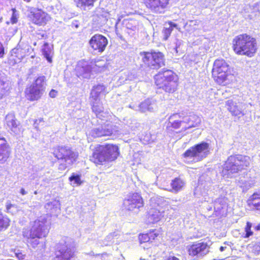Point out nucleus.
<instances>
[{
	"mask_svg": "<svg viewBox=\"0 0 260 260\" xmlns=\"http://www.w3.org/2000/svg\"><path fill=\"white\" fill-rule=\"evenodd\" d=\"M10 148L7 144L6 140L0 134V162L6 161L10 154Z\"/></svg>",
	"mask_w": 260,
	"mask_h": 260,
	"instance_id": "23",
	"label": "nucleus"
},
{
	"mask_svg": "<svg viewBox=\"0 0 260 260\" xmlns=\"http://www.w3.org/2000/svg\"><path fill=\"white\" fill-rule=\"evenodd\" d=\"M7 127L14 135H19L22 133V128L19 121H18L14 113L7 114L5 118Z\"/></svg>",
	"mask_w": 260,
	"mask_h": 260,
	"instance_id": "17",
	"label": "nucleus"
},
{
	"mask_svg": "<svg viewBox=\"0 0 260 260\" xmlns=\"http://www.w3.org/2000/svg\"><path fill=\"white\" fill-rule=\"evenodd\" d=\"M31 50V48L27 45L24 46V48H20V47L17 48L14 52L20 55L21 57H23L27 55L29 50Z\"/></svg>",
	"mask_w": 260,
	"mask_h": 260,
	"instance_id": "40",
	"label": "nucleus"
},
{
	"mask_svg": "<svg viewBox=\"0 0 260 260\" xmlns=\"http://www.w3.org/2000/svg\"><path fill=\"white\" fill-rule=\"evenodd\" d=\"M182 41L176 39L175 42V46L173 49L174 52H172V53H174L175 52L176 54L180 53L182 51L181 46L182 45Z\"/></svg>",
	"mask_w": 260,
	"mask_h": 260,
	"instance_id": "42",
	"label": "nucleus"
},
{
	"mask_svg": "<svg viewBox=\"0 0 260 260\" xmlns=\"http://www.w3.org/2000/svg\"><path fill=\"white\" fill-rule=\"evenodd\" d=\"M189 255L193 259L206 255L209 252V247L207 243L202 242L192 245L188 249Z\"/></svg>",
	"mask_w": 260,
	"mask_h": 260,
	"instance_id": "16",
	"label": "nucleus"
},
{
	"mask_svg": "<svg viewBox=\"0 0 260 260\" xmlns=\"http://www.w3.org/2000/svg\"><path fill=\"white\" fill-rule=\"evenodd\" d=\"M4 54V48L2 44L0 42V57H2Z\"/></svg>",
	"mask_w": 260,
	"mask_h": 260,
	"instance_id": "49",
	"label": "nucleus"
},
{
	"mask_svg": "<svg viewBox=\"0 0 260 260\" xmlns=\"http://www.w3.org/2000/svg\"><path fill=\"white\" fill-rule=\"evenodd\" d=\"M56 249V260H75L74 251L64 240L58 243Z\"/></svg>",
	"mask_w": 260,
	"mask_h": 260,
	"instance_id": "12",
	"label": "nucleus"
},
{
	"mask_svg": "<svg viewBox=\"0 0 260 260\" xmlns=\"http://www.w3.org/2000/svg\"><path fill=\"white\" fill-rule=\"evenodd\" d=\"M179 115L175 114L170 117V123L171 124L172 126L174 128H181L182 130H184V118L183 120H179L178 118L179 117Z\"/></svg>",
	"mask_w": 260,
	"mask_h": 260,
	"instance_id": "29",
	"label": "nucleus"
},
{
	"mask_svg": "<svg viewBox=\"0 0 260 260\" xmlns=\"http://www.w3.org/2000/svg\"><path fill=\"white\" fill-rule=\"evenodd\" d=\"M89 43L94 51L102 53L105 50L108 44V40L104 36L96 34L91 37Z\"/></svg>",
	"mask_w": 260,
	"mask_h": 260,
	"instance_id": "15",
	"label": "nucleus"
},
{
	"mask_svg": "<svg viewBox=\"0 0 260 260\" xmlns=\"http://www.w3.org/2000/svg\"><path fill=\"white\" fill-rule=\"evenodd\" d=\"M148 234L150 238V242H151L152 240H154L157 237L159 236V232L157 230L155 229L150 231Z\"/></svg>",
	"mask_w": 260,
	"mask_h": 260,
	"instance_id": "44",
	"label": "nucleus"
},
{
	"mask_svg": "<svg viewBox=\"0 0 260 260\" xmlns=\"http://www.w3.org/2000/svg\"><path fill=\"white\" fill-rule=\"evenodd\" d=\"M45 80L44 76H39L29 87L26 89L25 92L28 100L33 101L41 98L45 91Z\"/></svg>",
	"mask_w": 260,
	"mask_h": 260,
	"instance_id": "10",
	"label": "nucleus"
},
{
	"mask_svg": "<svg viewBox=\"0 0 260 260\" xmlns=\"http://www.w3.org/2000/svg\"><path fill=\"white\" fill-rule=\"evenodd\" d=\"M31 228H24L23 236L27 239L28 243L35 248L40 244L39 239L47 236L49 231V223L44 216H41L30 222Z\"/></svg>",
	"mask_w": 260,
	"mask_h": 260,
	"instance_id": "1",
	"label": "nucleus"
},
{
	"mask_svg": "<svg viewBox=\"0 0 260 260\" xmlns=\"http://www.w3.org/2000/svg\"><path fill=\"white\" fill-rule=\"evenodd\" d=\"M30 13L33 16L32 21L36 24L44 25L50 19V16L47 13L40 10H38L36 11H31Z\"/></svg>",
	"mask_w": 260,
	"mask_h": 260,
	"instance_id": "20",
	"label": "nucleus"
},
{
	"mask_svg": "<svg viewBox=\"0 0 260 260\" xmlns=\"http://www.w3.org/2000/svg\"><path fill=\"white\" fill-rule=\"evenodd\" d=\"M254 228L256 231H259L260 230V224H258L257 225H255L254 227Z\"/></svg>",
	"mask_w": 260,
	"mask_h": 260,
	"instance_id": "55",
	"label": "nucleus"
},
{
	"mask_svg": "<svg viewBox=\"0 0 260 260\" xmlns=\"http://www.w3.org/2000/svg\"><path fill=\"white\" fill-rule=\"evenodd\" d=\"M169 28H171L172 29L173 28H176V29H179L177 24L173 22H171V21L169 22Z\"/></svg>",
	"mask_w": 260,
	"mask_h": 260,
	"instance_id": "48",
	"label": "nucleus"
},
{
	"mask_svg": "<svg viewBox=\"0 0 260 260\" xmlns=\"http://www.w3.org/2000/svg\"><path fill=\"white\" fill-rule=\"evenodd\" d=\"M167 215L166 212L161 209L151 208L149 212L148 217V222L150 223H155L165 218Z\"/></svg>",
	"mask_w": 260,
	"mask_h": 260,
	"instance_id": "21",
	"label": "nucleus"
},
{
	"mask_svg": "<svg viewBox=\"0 0 260 260\" xmlns=\"http://www.w3.org/2000/svg\"><path fill=\"white\" fill-rule=\"evenodd\" d=\"M247 203L250 208L260 210V190L254 192L247 200Z\"/></svg>",
	"mask_w": 260,
	"mask_h": 260,
	"instance_id": "26",
	"label": "nucleus"
},
{
	"mask_svg": "<svg viewBox=\"0 0 260 260\" xmlns=\"http://www.w3.org/2000/svg\"><path fill=\"white\" fill-rule=\"evenodd\" d=\"M122 27L131 36L137 33L139 29L138 21L134 19H124L122 22Z\"/></svg>",
	"mask_w": 260,
	"mask_h": 260,
	"instance_id": "18",
	"label": "nucleus"
},
{
	"mask_svg": "<svg viewBox=\"0 0 260 260\" xmlns=\"http://www.w3.org/2000/svg\"><path fill=\"white\" fill-rule=\"evenodd\" d=\"M155 83L158 88L169 93L175 91L178 86L177 75L170 70L160 71L154 76Z\"/></svg>",
	"mask_w": 260,
	"mask_h": 260,
	"instance_id": "5",
	"label": "nucleus"
},
{
	"mask_svg": "<svg viewBox=\"0 0 260 260\" xmlns=\"http://www.w3.org/2000/svg\"><path fill=\"white\" fill-rule=\"evenodd\" d=\"M2 19H3V17H0V22H2Z\"/></svg>",
	"mask_w": 260,
	"mask_h": 260,
	"instance_id": "62",
	"label": "nucleus"
},
{
	"mask_svg": "<svg viewBox=\"0 0 260 260\" xmlns=\"http://www.w3.org/2000/svg\"><path fill=\"white\" fill-rule=\"evenodd\" d=\"M128 74H129V73H128ZM135 78V75L132 74V73H131V75H128L127 80H132Z\"/></svg>",
	"mask_w": 260,
	"mask_h": 260,
	"instance_id": "51",
	"label": "nucleus"
},
{
	"mask_svg": "<svg viewBox=\"0 0 260 260\" xmlns=\"http://www.w3.org/2000/svg\"><path fill=\"white\" fill-rule=\"evenodd\" d=\"M184 184V182L180 178H175L171 183L172 191L174 192H178L182 189Z\"/></svg>",
	"mask_w": 260,
	"mask_h": 260,
	"instance_id": "31",
	"label": "nucleus"
},
{
	"mask_svg": "<svg viewBox=\"0 0 260 260\" xmlns=\"http://www.w3.org/2000/svg\"><path fill=\"white\" fill-rule=\"evenodd\" d=\"M53 154L55 157L62 161L58 166V169L60 171H63L72 166L78 157L77 153L68 146H58L54 148Z\"/></svg>",
	"mask_w": 260,
	"mask_h": 260,
	"instance_id": "7",
	"label": "nucleus"
},
{
	"mask_svg": "<svg viewBox=\"0 0 260 260\" xmlns=\"http://www.w3.org/2000/svg\"><path fill=\"white\" fill-rule=\"evenodd\" d=\"M254 184V181L251 180H246L245 178L241 179L238 183V185L243 189V191H246L252 187Z\"/></svg>",
	"mask_w": 260,
	"mask_h": 260,
	"instance_id": "35",
	"label": "nucleus"
},
{
	"mask_svg": "<svg viewBox=\"0 0 260 260\" xmlns=\"http://www.w3.org/2000/svg\"><path fill=\"white\" fill-rule=\"evenodd\" d=\"M42 53L48 62H52V50L48 43H45L42 48Z\"/></svg>",
	"mask_w": 260,
	"mask_h": 260,
	"instance_id": "34",
	"label": "nucleus"
},
{
	"mask_svg": "<svg viewBox=\"0 0 260 260\" xmlns=\"http://www.w3.org/2000/svg\"><path fill=\"white\" fill-rule=\"evenodd\" d=\"M166 260H180L178 258L174 256H170Z\"/></svg>",
	"mask_w": 260,
	"mask_h": 260,
	"instance_id": "52",
	"label": "nucleus"
},
{
	"mask_svg": "<svg viewBox=\"0 0 260 260\" xmlns=\"http://www.w3.org/2000/svg\"><path fill=\"white\" fill-rule=\"evenodd\" d=\"M139 239L141 243L150 242L148 234H143L139 235Z\"/></svg>",
	"mask_w": 260,
	"mask_h": 260,
	"instance_id": "45",
	"label": "nucleus"
},
{
	"mask_svg": "<svg viewBox=\"0 0 260 260\" xmlns=\"http://www.w3.org/2000/svg\"><path fill=\"white\" fill-rule=\"evenodd\" d=\"M4 84L5 81L1 78H0V87L3 86Z\"/></svg>",
	"mask_w": 260,
	"mask_h": 260,
	"instance_id": "56",
	"label": "nucleus"
},
{
	"mask_svg": "<svg viewBox=\"0 0 260 260\" xmlns=\"http://www.w3.org/2000/svg\"><path fill=\"white\" fill-rule=\"evenodd\" d=\"M105 87L103 85H98L96 86H94L93 88L91 91V98L94 101H96L99 99V95L104 92Z\"/></svg>",
	"mask_w": 260,
	"mask_h": 260,
	"instance_id": "32",
	"label": "nucleus"
},
{
	"mask_svg": "<svg viewBox=\"0 0 260 260\" xmlns=\"http://www.w3.org/2000/svg\"><path fill=\"white\" fill-rule=\"evenodd\" d=\"M229 111L235 116L240 117L244 115L243 107L240 103L237 104L233 100H229L226 102Z\"/></svg>",
	"mask_w": 260,
	"mask_h": 260,
	"instance_id": "22",
	"label": "nucleus"
},
{
	"mask_svg": "<svg viewBox=\"0 0 260 260\" xmlns=\"http://www.w3.org/2000/svg\"><path fill=\"white\" fill-rule=\"evenodd\" d=\"M43 119L42 118H40L38 119V120L39 121V122H41L42 121ZM37 121H38V120H36V121H35V123L34 124L36 125V124H37Z\"/></svg>",
	"mask_w": 260,
	"mask_h": 260,
	"instance_id": "58",
	"label": "nucleus"
},
{
	"mask_svg": "<svg viewBox=\"0 0 260 260\" xmlns=\"http://www.w3.org/2000/svg\"><path fill=\"white\" fill-rule=\"evenodd\" d=\"M201 186H198L196 188L194 194L196 197H199L200 195H201L204 197L205 200H206L207 199L206 198L207 196H212L213 193H215V192H212L211 190H207V191H206L205 189L201 193H200L199 192L201 189Z\"/></svg>",
	"mask_w": 260,
	"mask_h": 260,
	"instance_id": "39",
	"label": "nucleus"
},
{
	"mask_svg": "<svg viewBox=\"0 0 260 260\" xmlns=\"http://www.w3.org/2000/svg\"><path fill=\"white\" fill-rule=\"evenodd\" d=\"M20 193L22 195L24 196V195L26 194L27 193V192L26 191H25V190L24 188H22L20 189Z\"/></svg>",
	"mask_w": 260,
	"mask_h": 260,
	"instance_id": "53",
	"label": "nucleus"
},
{
	"mask_svg": "<svg viewBox=\"0 0 260 260\" xmlns=\"http://www.w3.org/2000/svg\"><path fill=\"white\" fill-rule=\"evenodd\" d=\"M233 48L238 55L251 57L256 50V42L254 38L247 34L236 36L233 41Z\"/></svg>",
	"mask_w": 260,
	"mask_h": 260,
	"instance_id": "4",
	"label": "nucleus"
},
{
	"mask_svg": "<svg viewBox=\"0 0 260 260\" xmlns=\"http://www.w3.org/2000/svg\"><path fill=\"white\" fill-rule=\"evenodd\" d=\"M95 0H74L78 7L85 10L86 7H92Z\"/></svg>",
	"mask_w": 260,
	"mask_h": 260,
	"instance_id": "33",
	"label": "nucleus"
},
{
	"mask_svg": "<svg viewBox=\"0 0 260 260\" xmlns=\"http://www.w3.org/2000/svg\"><path fill=\"white\" fill-rule=\"evenodd\" d=\"M250 162L249 156L240 154L231 155L224 164L221 174L224 178H231L233 175L246 169Z\"/></svg>",
	"mask_w": 260,
	"mask_h": 260,
	"instance_id": "2",
	"label": "nucleus"
},
{
	"mask_svg": "<svg viewBox=\"0 0 260 260\" xmlns=\"http://www.w3.org/2000/svg\"><path fill=\"white\" fill-rule=\"evenodd\" d=\"M69 180L73 186H78L81 184V175L73 173L69 177Z\"/></svg>",
	"mask_w": 260,
	"mask_h": 260,
	"instance_id": "38",
	"label": "nucleus"
},
{
	"mask_svg": "<svg viewBox=\"0 0 260 260\" xmlns=\"http://www.w3.org/2000/svg\"><path fill=\"white\" fill-rule=\"evenodd\" d=\"M10 224L9 219L4 216L0 209V231L6 230Z\"/></svg>",
	"mask_w": 260,
	"mask_h": 260,
	"instance_id": "37",
	"label": "nucleus"
},
{
	"mask_svg": "<svg viewBox=\"0 0 260 260\" xmlns=\"http://www.w3.org/2000/svg\"><path fill=\"white\" fill-rule=\"evenodd\" d=\"M118 236V233L116 232L109 234L105 238L103 241L102 246H109L112 245L114 242V238Z\"/></svg>",
	"mask_w": 260,
	"mask_h": 260,
	"instance_id": "36",
	"label": "nucleus"
},
{
	"mask_svg": "<svg viewBox=\"0 0 260 260\" xmlns=\"http://www.w3.org/2000/svg\"><path fill=\"white\" fill-rule=\"evenodd\" d=\"M19 210V207L15 204H12L10 202L6 203V211L9 213L15 214Z\"/></svg>",
	"mask_w": 260,
	"mask_h": 260,
	"instance_id": "41",
	"label": "nucleus"
},
{
	"mask_svg": "<svg viewBox=\"0 0 260 260\" xmlns=\"http://www.w3.org/2000/svg\"><path fill=\"white\" fill-rule=\"evenodd\" d=\"M256 249L257 251L260 252V243L258 244V245L256 247Z\"/></svg>",
	"mask_w": 260,
	"mask_h": 260,
	"instance_id": "59",
	"label": "nucleus"
},
{
	"mask_svg": "<svg viewBox=\"0 0 260 260\" xmlns=\"http://www.w3.org/2000/svg\"><path fill=\"white\" fill-rule=\"evenodd\" d=\"M45 208L51 215H57L60 212V203L59 201L54 200L47 203Z\"/></svg>",
	"mask_w": 260,
	"mask_h": 260,
	"instance_id": "27",
	"label": "nucleus"
},
{
	"mask_svg": "<svg viewBox=\"0 0 260 260\" xmlns=\"http://www.w3.org/2000/svg\"><path fill=\"white\" fill-rule=\"evenodd\" d=\"M23 1L27 3H28V2H30L31 0H23Z\"/></svg>",
	"mask_w": 260,
	"mask_h": 260,
	"instance_id": "61",
	"label": "nucleus"
},
{
	"mask_svg": "<svg viewBox=\"0 0 260 260\" xmlns=\"http://www.w3.org/2000/svg\"><path fill=\"white\" fill-rule=\"evenodd\" d=\"M44 34H43V35H42V37H44Z\"/></svg>",
	"mask_w": 260,
	"mask_h": 260,
	"instance_id": "63",
	"label": "nucleus"
},
{
	"mask_svg": "<svg viewBox=\"0 0 260 260\" xmlns=\"http://www.w3.org/2000/svg\"><path fill=\"white\" fill-rule=\"evenodd\" d=\"M129 107L136 111L145 113L147 111L153 112L156 109L155 103L149 99L142 102L139 105H129Z\"/></svg>",
	"mask_w": 260,
	"mask_h": 260,
	"instance_id": "19",
	"label": "nucleus"
},
{
	"mask_svg": "<svg viewBox=\"0 0 260 260\" xmlns=\"http://www.w3.org/2000/svg\"><path fill=\"white\" fill-rule=\"evenodd\" d=\"M170 0H144V3L151 12L155 14L164 13Z\"/></svg>",
	"mask_w": 260,
	"mask_h": 260,
	"instance_id": "14",
	"label": "nucleus"
},
{
	"mask_svg": "<svg viewBox=\"0 0 260 260\" xmlns=\"http://www.w3.org/2000/svg\"><path fill=\"white\" fill-rule=\"evenodd\" d=\"M12 15L11 18V22L12 24H15L17 22V16L16 14V10L15 8L12 9Z\"/></svg>",
	"mask_w": 260,
	"mask_h": 260,
	"instance_id": "47",
	"label": "nucleus"
},
{
	"mask_svg": "<svg viewBox=\"0 0 260 260\" xmlns=\"http://www.w3.org/2000/svg\"><path fill=\"white\" fill-rule=\"evenodd\" d=\"M226 248V246H221L220 247V251H223Z\"/></svg>",
	"mask_w": 260,
	"mask_h": 260,
	"instance_id": "57",
	"label": "nucleus"
},
{
	"mask_svg": "<svg viewBox=\"0 0 260 260\" xmlns=\"http://www.w3.org/2000/svg\"><path fill=\"white\" fill-rule=\"evenodd\" d=\"M92 110L98 118L102 120V117H105L103 115V114H105L103 111L104 108L100 103L99 99L96 101H94L92 102Z\"/></svg>",
	"mask_w": 260,
	"mask_h": 260,
	"instance_id": "28",
	"label": "nucleus"
},
{
	"mask_svg": "<svg viewBox=\"0 0 260 260\" xmlns=\"http://www.w3.org/2000/svg\"><path fill=\"white\" fill-rule=\"evenodd\" d=\"M227 199L225 197H220L216 199L214 202V209L216 212L218 214H220V211L222 209L225 208L226 206Z\"/></svg>",
	"mask_w": 260,
	"mask_h": 260,
	"instance_id": "30",
	"label": "nucleus"
},
{
	"mask_svg": "<svg viewBox=\"0 0 260 260\" xmlns=\"http://www.w3.org/2000/svg\"><path fill=\"white\" fill-rule=\"evenodd\" d=\"M184 121V131L187 129L198 126L201 122V119L196 115H190L183 117Z\"/></svg>",
	"mask_w": 260,
	"mask_h": 260,
	"instance_id": "24",
	"label": "nucleus"
},
{
	"mask_svg": "<svg viewBox=\"0 0 260 260\" xmlns=\"http://www.w3.org/2000/svg\"><path fill=\"white\" fill-rule=\"evenodd\" d=\"M76 70L78 76H81L84 78H89L90 77L91 67L87 63H79Z\"/></svg>",
	"mask_w": 260,
	"mask_h": 260,
	"instance_id": "25",
	"label": "nucleus"
},
{
	"mask_svg": "<svg viewBox=\"0 0 260 260\" xmlns=\"http://www.w3.org/2000/svg\"><path fill=\"white\" fill-rule=\"evenodd\" d=\"M140 55L144 66L150 69L158 70L165 66V56L160 52H142Z\"/></svg>",
	"mask_w": 260,
	"mask_h": 260,
	"instance_id": "8",
	"label": "nucleus"
},
{
	"mask_svg": "<svg viewBox=\"0 0 260 260\" xmlns=\"http://www.w3.org/2000/svg\"><path fill=\"white\" fill-rule=\"evenodd\" d=\"M210 154V145L202 142L188 149L183 154L184 162L193 163L200 161Z\"/></svg>",
	"mask_w": 260,
	"mask_h": 260,
	"instance_id": "6",
	"label": "nucleus"
},
{
	"mask_svg": "<svg viewBox=\"0 0 260 260\" xmlns=\"http://www.w3.org/2000/svg\"><path fill=\"white\" fill-rule=\"evenodd\" d=\"M16 254L17 255L18 258H19V259H23L24 255H22L21 253H16Z\"/></svg>",
	"mask_w": 260,
	"mask_h": 260,
	"instance_id": "54",
	"label": "nucleus"
},
{
	"mask_svg": "<svg viewBox=\"0 0 260 260\" xmlns=\"http://www.w3.org/2000/svg\"><path fill=\"white\" fill-rule=\"evenodd\" d=\"M216 188H217V189H218V190H216L215 191L216 192L218 191L219 192H220L221 191H220V190L219 189H218L219 187H216Z\"/></svg>",
	"mask_w": 260,
	"mask_h": 260,
	"instance_id": "60",
	"label": "nucleus"
},
{
	"mask_svg": "<svg viewBox=\"0 0 260 260\" xmlns=\"http://www.w3.org/2000/svg\"><path fill=\"white\" fill-rule=\"evenodd\" d=\"M252 228V223L250 222H247L245 228V234L244 236V238H249L253 235V232L251 229Z\"/></svg>",
	"mask_w": 260,
	"mask_h": 260,
	"instance_id": "43",
	"label": "nucleus"
},
{
	"mask_svg": "<svg viewBox=\"0 0 260 260\" xmlns=\"http://www.w3.org/2000/svg\"><path fill=\"white\" fill-rule=\"evenodd\" d=\"M118 147L113 144L98 145L93 149L90 160L97 165L111 161L119 155Z\"/></svg>",
	"mask_w": 260,
	"mask_h": 260,
	"instance_id": "3",
	"label": "nucleus"
},
{
	"mask_svg": "<svg viewBox=\"0 0 260 260\" xmlns=\"http://www.w3.org/2000/svg\"><path fill=\"white\" fill-rule=\"evenodd\" d=\"M123 207L128 211L137 212L140 208L143 206V202L141 196L138 193H131L127 196L123 203Z\"/></svg>",
	"mask_w": 260,
	"mask_h": 260,
	"instance_id": "13",
	"label": "nucleus"
},
{
	"mask_svg": "<svg viewBox=\"0 0 260 260\" xmlns=\"http://www.w3.org/2000/svg\"><path fill=\"white\" fill-rule=\"evenodd\" d=\"M121 133L118 127L112 123H104L97 127L93 128L89 133V135L93 138L101 137L103 136L120 135Z\"/></svg>",
	"mask_w": 260,
	"mask_h": 260,
	"instance_id": "11",
	"label": "nucleus"
},
{
	"mask_svg": "<svg viewBox=\"0 0 260 260\" xmlns=\"http://www.w3.org/2000/svg\"><path fill=\"white\" fill-rule=\"evenodd\" d=\"M172 31V29L169 27H165L162 30L163 39L164 40H167L170 36Z\"/></svg>",
	"mask_w": 260,
	"mask_h": 260,
	"instance_id": "46",
	"label": "nucleus"
},
{
	"mask_svg": "<svg viewBox=\"0 0 260 260\" xmlns=\"http://www.w3.org/2000/svg\"><path fill=\"white\" fill-rule=\"evenodd\" d=\"M56 92L54 90L52 89L49 93V95L51 98H54L56 96Z\"/></svg>",
	"mask_w": 260,
	"mask_h": 260,
	"instance_id": "50",
	"label": "nucleus"
},
{
	"mask_svg": "<svg viewBox=\"0 0 260 260\" xmlns=\"http://www.w3.org/2000/svg\"><path fill=\"white\" fill-rule=\"evenodd\" d=\"M229 66L223 59H216L213 64L212 76L219 84H223L229 75Z\"/></svg>",
	"mask_w": 260,
	"mask_h": 260,
	"instance_id": "9",
	"label": "nucleus"
}]
</instances>
